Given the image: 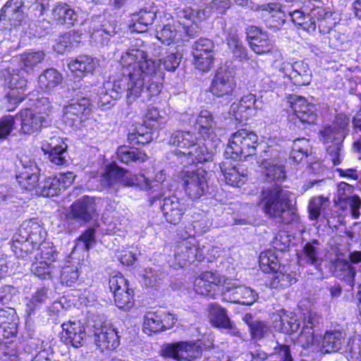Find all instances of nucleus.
I'll return each mask as SVG.
<instances>
[{"instance_id":"obj_61","label":"nucleus","mask_w":361,"mask_h":361,"mask_svg":"<svg viewBox=\"0 0 361 361\" xmlns=\"http://www.w3.org/2000/svg\"><path fill=\"white\" fill-rule=\"evenodd\" d=\"M16 127V118L5 115L0 118V141L5 140L12 133Z\"/></svg>"},{"instance_id":"obj_45","label":"nucleus","mask_w":361,"mask_h":361,"mask_svg":"<svg viewBox=\"0 0 361 361\" xmlns=\"http://www.w3.org/2000/svg\"><path fill=\"white\" fill-rule=\"evenodd\" d=\"M155 17L156 14L152 11H140L138 13L133 15L129 29L131 32H145L147 26L152 23Z\"/></svg>"},{"instance_id":"obj_33","label":"nucleus","mask_w":361,"mask_h":361,"mask_svg":"<svg viewBox=\"0 0 361 361\" xmlns=\"http://www.w3.org/2000/svg\"><path fill=\"white\" fill-rule=\"evenodd\" d=\"M161 198H163V203L161 209L166 220L170 224H177L186 210L185 202L176 195L166 197V195Z\"/></svg>"},{"instance_id":"obj_18","label":"nucleus","mask_w":361,"mask_h":361,"mask_svg":"<svg viewBox=\"0 0 361 361\" xmlns=\"http://www.w3.org/2000/svg\"><path fill=\"white\" fill-rule=\"evenodd\" d=\"M160 353L176 361H192L201 355L202 349L197 342H177L164 345Z\"/></svg>"},{"instance_id":"obj_40","label":"nucleus","mask_w":361,"mask_h":361,"mask_svg":"<svg viewBox=\"0 0 361 361\" xmlns=\"http://www.w3.org/2000/svg\"><path fill=\"white\" fill-rule=\"evenodd\" d=\"M262 11H264V23L267 27L274 30H279L286 21V13L281 9L279 4L276 3H270L261 6Z\"/></svg>"},{"instance_id":"obj_44","label":"nucleus","mask_w":361,"mask_h":361,"mask_svg":"<svg viewBox=\"0 0 361 361\" xmlns=\"http://www.w3.org/2000/svg\"><path fill=\"white\" fill-rule=\"evenodd\" d=\"M209 318L212 325L219 328L233 330L235 334V330L233 329L232 324L226 314L224 308H222L216 303H212L209 306Z\"/></svg>"},{"instance_id":"obj_10","label":"nucleus","mask_w":361,"mask_h":361,"mask_svg":"<svg viewBox=\"0 0 361 361\" xmlns=\"http://www.w3.org/2000/svg\"><path fill=\"white\" fill-rule=\"evenodd\" d=\"M51 104L47 97L37 99L31 107L22 109L16 115V118L20 121L21 131L32 133L48 125Z\"/></svg>"},{"instance_id":"obj_46","label":"nucleus","mask_w":361,"mask_h":361,"mask_svg":"<svg viewBox=\"0 0 361 361\" xmlns=\"http://www.w3.org/2000/svg\"><path fill=\"white\" fill-rule=\"evenodd\" d=\"M117 159L124 164L135 162L137 164L142 163L147 159V155L133 147L128 146H121L117 149Z\"/></svg>"},{"instance_id":"obj_14","label":"nucleus","mask_w":361,"mask_h":361,"mask_svg":"<svg viewBox=\"0 0 361 361\" xmlns=\"http://www.w3.org/2000/svg\"><path fill=\"white\" fill-rule=\"evenodd\" d=\"M109 288L114 294L116 307L129 310L134 305V291L129 288L128 280L118 271L113 272L109 278Z\"/></svg>"},{"instance_id":"obj_39","label":"nucleus","mask_w":361,"mask_h":361,"mask_svg":"<svg viewBox=\"0 0 361 361\" xmlns=\"http://www.w3.org/2000/svg\"><path fill=\"white\" fill-rule=\"evenodd\" d=\"M97 210V204L93 197L85 196L75 202L71 207L73 218L87 221L91 219Z\"/></svg>"},{"instance_id":"obj_42","label":"nucleus","mask_w":361,"mask_h":361,"mask_svg":"<svg viewBox=\"0 0 361 361\" xmlns=\"http://www.w3.org/2000/svg\"><path fill=\"white\" fill-rule=\"evenodd\" d=\"M296 273L290 270V267H282L272 271V276L269 281L271 288H280L288 287L296 282Z\"/></svg>"},{"instance_id":"obj_59","label":"nucleus","mask_w":361,"mask_h":361,"mask_svg":"<svg viewBox=\"0 0 361 361\" xmlns=\"http://www.w3.org/2000/svg\"><path fill=\"white\" fill-rule=\"evenodd\" d=\"M304 256L307 262L317 263L321 258L320 245L317 240L307 243L303 247Z\"/></svg>"},{"instance_id":"obj_27","label":"nucleus","mask_w":361,"mask_h":361,"mask_svg":"<svg viewBox=\"0 0 361 361\" xmlns=\"http://www.w3.org/2000/svg\"><path fill=\"white\" fill-rule=\"evenodd\" d=\"M94 343L102 351L112 350L120 345L118 329L111 323L104 322L94 329Z\"/></svg>"},{"instance_id":"obj_55","label":"nucleus","mask_w":361,"mask_h":361,"mask_svg":"<svg viewBox=\"0 0 361 361\" xmlns=\"http://www.w3.org/2000/svg\"><path fill=\"white\" fill-rule=\"evenodd\" d=\"M249 44L252 50L259 55L268 54L274 48V42L267 32L255 41H249Z\"/></svg>"},{"instance_id":"obj_25","label":"nucleus","mask_w":361,"mask_h":361,"mask_svg":"<svg viewBox=\"0 0 361 361\" xmlns=\"http://www.w3.org/2000/svg\"><path fill=\"white\" fill-rule=\"evenodd\" d=\"M291 111L302 123L313 124L317 119L316 106L309 102L305 97L293 94L288 97Z\"/></svg>"},{"instance_id":"obj_30","label":"nucleus","mask_w":361,"mask_h":361,"mask_svg":"<svg viewBox=\"0 0 361 361\" xmlns=\"http://www.w3.org/2000/svg\"><path fill=\"white\" fill-rule=\"evenodd\" d=\"M349 119L345 115H338L331 125L325 126L319 133L325 145L342 142L348 134Z\"/></svg>"},{"instance_id":"obj_36","label":"nucleus","mask_w":361,"mask_h":361,"mask_svg":"<svg viewBox=\"0 0 361 361\" xmlns=\"http://www.w3.org/2000/svg\"><path fill=\"white\" fill-rule=\"evenodd\" d=\"M229 159L220 166L226 183L234 187H240L247 180V169L240 164H234Z\"/></svg>"},{"instance_id":"obj_13","label":"nucleus","mask_w":361,"mask_h":361,"mask_svg":"<svg viewBox=\"0 0 361 361\" xmlns=\"http://www.w3.org/2000/svg\"><path fill=\"white\" fill-rule=\"evenodd\" d=\"M58 252L51 243H43L37 249L31 273L41 280H51L58 273Z\"/></svg>"},{"instance_id":"obj_48","label":"nucleus","mask_w":361,"mask_h":361,"mask_svg":"<svg viewBox=\"0 0 361 361\" xmlns=\"http://www.w3.org/2000/svg\"><path fill=\"white\" fill-rule=\"evenodd\" d=\"M62 75L55 68H48L39 76L38 82L41 89L50 91L62 82Z\"/></svg>"},{"instance_id":"obj_37","label":"nucleus","mask_w":361,"mask_h":361,"mask_svg":"<svg viewBox=\"0 0 361 361\" xmlns=\"http://www.w3.org/2000/svg\"><path fill=\"white\" fill-rule=\"evenodd\" d=\"M62 338L66 343H71L73 346L78 348L82 345L86 338L85 327L80 321H69L61 326Z\"/></svg>"},{"instance_id":"obj_54","label":"nucleus","mask_w":361,"mask_h":361,"mask_svg":"<svg viewBox=\"0 0 361 361\" xmlns=\"http://www.w3.org/2000/svg\"><path fill=\"white\" fill-rule=\"evenodd\" d=\"M227 44L233 56L240 61L247 60V50L235 32H230L227 37Z\"/></svg>"},{"instance_id":"obj_47","label":"nucleus","mask_w":361,"mask_h":361,"mask_svg":"<svg viewBox=\"0 0 361 361\" xmlns=\"http://www.w3.org/2000/svg\"><path fill=\"white\" fill-rule=\"evenodd\" d=\"M279 258V252L274 250L269 249L262 252L259 257L261 269L264 272H272L282 267Z\"/></svg>"},{"instance_id":"obj_56","label":"nucleus","mask_w":361,"mask_h":361,"mask_svg":"<svg viewBox=\"0 0 361 361\" xmlns=\"http://www.w3.org/2000/svg\"><path fill=\"white\" fill-rule=\"evenodd\" d=\"M58 181L55 176L45 178L38 188L37 192L44 197L59 195L61 191L58 185Z\"/></svg>"},{"instance_id":"obj_19","label":"nucleus","mask_w":361,"mask_h":361,"mask_svg":"<svg viewBox=\"0 0 361 361\" xmlns=\"http://www.w3.org/2000/svg\"><path fill=\"white\" fill-rule=\"evenodd\" d=\"M264 158L258 160L262 174L267 180H280L285 178L282 163L279 161V152L271 144L264 149Z\"/></svg>"},{"instance_id":"obj_50","label":"nucleus","mask_w":361,"mask_h":361,"mask_svg":"<svg viewBox=\"0 0 361 361\" xmlns=\"http://www.w3.org/2000/svg\"><path fill=\"white\" fill-rule=\"evenodd\" d=\"M94 229H87L76 240L75 245L71 253V257L74 258L78 251L87 252L95 243Z\"/></svg>"},{"instance_id":"obj_58","label":"nucleus","mask_w":361,"mask_h":361,"mask_svg":"<svg viewBox=\"0 0 361 361\" xmlns=\"http://www.w3.org/2000/svg\"><path fill=\"white\" fill-rule=\"evenodd\" d=\"M251 336L255 340H259L268 336L271 333L270 327L262 321L247 322Z\"/></svg>"},{"instance_id":"obj_7","label":"nucleus","mask_w":361,"mask_h":361,"mask_svg":"<svg viewBox=\"0 0 361 361\" xmlns=\"http://www.w3.org/2000/svg\"><path fill=\"white\" fill-rule=\"evenodd\" d=\"M169 144L176 147L173 154L177 157L178 161L184 166L210 161L215 149L207 142L202 143L197 141L190 131H175L171 136Z\"/></svg>"},{"instance_id":"obj_32","label":"nucleus","mask_w":361,"mask_h":361,"mask_svg":"<svg viewBox=\"0 0 361 361\" xmlns=\"http://www.w3.org/2000/svg\"><path fill=\"white\" fill-rule=\"evenodd\" d=\"M334 201L341 207L349 205L352 216L354 219L360 217L361 200L358 196L353 195V187L352 185L345 182H341L338 185L337 198Z\"/></svg>"},{"instance_id":"obj_17","label":"nucleus","mask_w":361,"mask_h":361,"mask_svg":"<svg viewBox=\"0 0 361 361\" xmlns=\"http://www.w3.org/2000/svg\"><path fill=\"white\" fill-rule=\"evenodd\" d=\"M224 281L226 278L217 271H204L195 279L193 288L197 294L215 298L221 294Z\"/></svg>"},{"instance_id":"obj_4","label":"nucleus","mask_w":361,"mask_h":361,"mask_svg":"<svg viewBox=\"0 0 361 361\" xmlns=\"http://www.w3.org/2000/svg\"><path fill=\"white\" fill-rule=\"evenodd\" d=\"M100 181L102 187H109L117 183L125 186H137L149 192L152 203L166 195L165 189L170 190L168 189L169 184L166 181V174L162 170L157 171L154 180H151L143 174L133 175L130 171L111 164L106 166L100 176Z\"/></svg>"},{"instance_id":"obj_28","label":"nucleus","mask_w":361,"mask_h":361,"mask_svg":"<svg viewBox=\"0 0 361 361\" xmlns=\"http://www.w3.org/2000/svg\"><path fill=\"white\" fill-rule=\"evenodd\" d=\"M20 166L16 174V180L20 186L27 190L36 188L39 181V170L34 160L27 156L21 157Z\"/></svg>"},{"instance_id":"obj_57","label":"nucleus","mask_w":361,"mask_h":361,"mask_svg":"<svg viewBox=\"0 0 361 361\" xmlns=\"http://www.w3.org/2000/svg\"><path fill=\"white\" fill-rule=\"evenodd\" d=\"M328 198L319 196L312 197L309 202L308 212L310 220H317L319 216L329 205Z\"/></svg>"},{"instance_id":"obj_12","label":"nucleus","mask_w":361,"mask_h":361,"mask_svg":"<svg viewBox=\"0 0 361 361\" xmlns=\"http://www.w3.org/2000/svg\"><path fill=\"white\" fill-rule=\"evenodd\" d=\"M258 136L253 131L241 129L233 133L225 150L226 159L238 160L256 153Z\"/></svg>"},{"instance_id":"obj_15","label":"nucleus","mask_w":361,"mask_h":361,"mask_svg":"<svg viewBox=\"0 0 361 361\" xmlns=\"http://www.w3.org/2000/svg\"><path fill=\"white\" fill-rule=\"evenodd\" d=\"M178 242L176 246L173 255V260L171 266L175 269L183 267L188 263L197 260H204V255L198 250V243L195 238H185Z\"/></svg>"},{"instance_id":"obj_64","label":"nucleus","mask_w":361,"mask_h":361,"mask_svg":"<svg viewBox=\"0 0 361 361\" xmlns=\"http://www.w3.org/2000/svg\"><path fill=\"white\" fill-rule=\"evenodd\" d=\"M41 148L44 153L54 150L62 152L67 149V145L60 137L53 136L48 140H44Z\"/></svg>"},{"instance_id":"obj_23","label":"nucleus","mask_w":361,"mask_h":361,"mask_svg":"<svg viewBox=\"0 0 361 361\" xmlns=\"http://www.w3.org/2000/svg\"><path fill=\"white\" fill-rule=\"evenodd\" d=\"M90 112L91 104L88 98H75L63 107V120L69 126L78 127Z\"/></svg>"},{"instance_id":"obj_51","label":"nucleus","mask_w":361,"mask_h":361,"mask_svg":"<svg viewBox=\"0 0 361 361\" xmlns=\"http://www.w3.org/2000/svg\"><path fill=\"white\" fill-rule=\"evenodd\" d=\"M90 32H91V38L95 42L102 44H106L110 37L116 33L115 25L110 23L103 24L101 28H96L94 25L92 31Z\"/></svg>"},{"instance_id":"obj_35","label":"nucleus","mask_w":361,"mask_h":361,"mask_svg":"<svg viewBox=\"0 0 361 361\" xmlns=\"http://www.w3.org/2000/svg\"><path fill=\"white\" fill-rule=\"evenodd\" d=\"M129 49H141L142 50L145 55L146 58L149 60H152L154 62H155L157 68L159 71L161 73L162 77L161 80H160V90L159 93L161 92V88H162V82L164 78V73L160 68V64H162L164 66V68L167 71L173 72L176 70V68L178 67L182 56L178 53H168L166 56H164L161 57L159 60L157 61L155 59H153L152 58H149L147 51L145 50V47L142 45V42L140 40H137L135 44L134 45H132Z\"/></svg>"},{"instance_id":"obj_11","label":"nucleus","mask_w":361,"mask_h":361,"mask_svg":"<svg viewBox=\"0 0 361 361\" xmlns=\"http://www.w3.org/2000/svg\"><path fill=\"white\" fill-rule=\"evenodd\" d=\"M321 350L326 353L340 352L348 361H359L361 356L357 339L347 338L341 331H327L323 336Z\"/></svg>"},{"instance_id":"obj_41","label":"nucleus","mask_w":361,"mask_h":361,"mask_svg":"<svg viewBox=\"0 0 361 361\" xmlns=\"http://www.w3.org/2000/svg\"><path fill=\"white\" fill-rule=\"evenodd\" d=\"M49 290L47 288L42 287L32 295L27 300L25 307L26 320L25 325L30 326L32 325V316L39 309L41 306L46 303L49 299Z\"/></svg>"},{"instance_id":"obj_29","label":"nucleus","mask_w":361,"mask_h":361,"mask_svg":"<svg viewBox=\"0 0 361 361\" xmlns=\"http://www.w3.org/2000/svg\"><path fill=\"white\" fill-rule=\"evenodd\" d=\"M279 71L288 77L295 85H307L310 84L312 73L309 66L303 61H295L293 63L282 62L280 66L276 65Z\"/></svg>"},{"instance_id":"obj_52","label":"nucleus","mask_w":361,"mask_h":361,"mask_svg":"<svg viewBox=\"0 0 361 361\" xmlns=\"http://www.w3.org/2000/svg\"><path fill=\"white\" fill-rule=\"evenodd\" d=\"M212 224L209 221L201 219L194 221L192 224L185 225L184 228V234H180L181 238H193L196 235H200L207 232Z\"/></svg>"},{"instance_id":"obj_1","label":"nucleus","mask_w":361,"mask_h":361,"mask_svg":"<svg viewBox=\"0 0 361 361\" xmlns=\"http://www.w3.org/2000/svg\"><path fill=\"white\" fill-rule=\"evenodd\" d=\"M121 69L99 87L97 102L108 109L113 100L126 92L128 104L137 98L150 99L159 94L162 75L141 49H128L120 59Z\"/></svg>"},{"instance_id":"obj_26","label":"nucleus","mask_w":361,"mask_h":361,"mask_svg":"<svg viewBox=\"0 0 361 361\" xmlns=\"http://www.w3.org/2000/svg\"><path fill=\"white\" fill-rule=\"evenodd\" d=\"M176 320L174 314L164 310L148 312L145 316L144 331L150 334L165 331L171 329Z\"/></svg>"},{"instance_id":"obj_63","label":"nucleus","mask_w":361,"mask_h":361,"mask_svg":"<svg viewBox=\"0 0 361 361\" xmlns=\"http://www.w3.org/2000/svg\"><path fill=\"white\" fill-rule=\"evenodd\" d=\"M326 159L334 165L340 164L344 158L342 142H335L326 147Z\"/></svg>"},{"instance_id":"obj_5","label":"nucleus","mask_w":361,"mask_h":361,"mask_svg":"<svg viewBox=\"0 0 361 361\" xmlns=\"http://www.w3.org/2000/svg\"><path fill=\"white\" fill-rule=\"evenodd\" d=\"M44 56L43 51L30 50L24 52L20 55L22 71L8 69L4 72L5 83L9 89L6 95L8 104V111H13L25 98L27 80L24 73H32L34 68L44 59Z\"/></svg>"},{"instance_id":"obj_53","label":"nucleus","mask_w":361,"mask_h":361,"mask_svg":"<svg viewBox=\"0 0 361 361\" xmlns=\"http://www.w3.org/2000/svg\"><path fill=\"white\" fill-rule=\"evenodd\" d=\"M310 152V145L308 140L299 138L293 141L290 158L295 162H300L305 157H307Z\"/></svg>"},{"instance_id":"obj_22","label":"nucleus","mask_w":361,"mask_h":361,"mask_svg":"<svg viewBox=\"0 0 361 361\" xmlns=\"http://www.w3.org/2000/svg\"><path fill=\"white\" fill-rule=\"evenodd\" d=\"M213 42L207 38H200L192 45V54L195 68L202 72L209 71L214 62Z\"/></svg>"},{"instance_id":"obj_16","label":"nucleus","mask_w":361,"mask_h":361,"mask_svg":"<svg viewBox=\"0 0 361 361\" xmlns=\"http://www.w3.org/2000/svg\"><path fill=\"white\" fill-rule=\"evenodd\" d=\"M181 179L185 192L191 199L200 197L207 190V173L201 168L183 171Z\"/></svg>"},{"instance_id":"obj_21","label":"nucleus","mask_w":361,"mask_h":361,"mask_svg":"<svg viewBox=\"0 0 361 361\" xmlns=\"http://www.w3.org/2000/svg\"><path fill=\"white\" fill-rule=\"evenodd\" d=\"M190 124L195 123L196 128L203 140L215 149L220 142L216 133V124L213 116L207 110H202L197 116H192L188 120Z\"/></svg>"},{"instance_id":"obj_20","label":"nucleus","mask_w":361,"mask_h":361,"mask_svg":"<svg viewBox=\"0 0 361 361\" xmlns=\"http://www.w3.org/2000/svg\"><path fill=\"white\" fill-rule=\"evenodd\" d=\"M221 295L224 300L247 305L253 304L257 298V293L254 290L240 286L237 281L228 279L222 285Z\"/></svg>"},{"instance_id":"obj_34","label":"nucleus","mask_w":361,"mask_h":361,"mask_svg":"<svg viewBox=\"0 0 361 361\" xmlns=\"http://www.w3.org/2000/svg\"><path fill=\"white\" fill-rule=\"evenodd\" d=\"M69 70L79 77L92 75L99 67L100 61L87 55L79 56L68 60Z\"/></svg>"},{"instance_id":"obj_3","label":"nucleus","mask_w":361,"mask_h":361,"mask_svg":"<svg viewBox=\"0 0 361 361\" xmlns=\"http://www.w3.org/2000/svg\"><path fill=\"white\" fill-rule=\"evenodd\" d=\"M233 2L241 6L249 5V0H233ZM231 4V0H213L203 11H195L190 7L180 9L177 11L178 21L172 20L164 25L157 31V38L163 44H176L186 35H192L193 32H196L197 24L212 12L223 14L230 8Z\"/></svg>"},{"instance_id":"obj_43","label":"nucleus","mask_w":361,"mask_h":361,"mask_svg":"<svg viewBox=\"0 0 361 361\" xmlns=\"http://www.w3.org/2000/svg\"><path fill=\"white\" fill-rule=\"evenodd\" d=\"M52 19L60 25H73L78 20L77 13L66 4L58 3L51 10Z\"/></svg>"},{"instance_id":"obj_62","label":"nucleus","mask_w":361,"mask_h":361,"mask_svg":"<svg viewBox=\"0 0 361 361\" xmlns=\"http://www.w3.org/2000/svg\"><path fill=\"white\" fill-rule=\"evenodd\" d=\"M153 122L152 128L154 129H161L164 127L167 122V119L164 116H161L157 108L151 107L147 109L145 114V123L148 122Z\"/></svg>"},{"instance_id":"obj_38","label":"nucleus","mask_w":361,"mask_h":361,"mask_svg":"<svg viewBox=\"0 0 361 361\" xmlns=\"http://www.w3.org/2000/svg\"><path fill=\"white\" fill-rule=\"evenodd\" d=\"M23 4V0L8 1L1 9L0 22L5 24L8 21L10 25L14 27L20 25L25 18Z\"/></svg>"},{"instance_id":"obj_49","label":"nucleus","mask_w":361,"mask_h":361,"mask_svg":"<svg viewBox=\"0 0 361 361\" xmlns=\"http://www.w3.org/2000/svg\"><path fill=\"white\" fill-rule=\"evenodd\" d=\"M334 266L336 276L353 287L356 274L355 269L347 260L341 259L336 260Z\"/></svg>"},{"instance_id":"obj_6","label":"nucleus","mask_w":361,"mask_h":361,"mask_svg":"<svg viewBox=\"0 0 361 361\" xmlns=\"http://www.w3.org/2000/svg\"><path fill=\"white\" fill-rule=\"evenodd\" d=\"M272 320L276 330L287 334L296 332L302 324V331L297 337L296 342L302 348L319 344L313 330L318 320L315 313L309 311L302 315H297L292 312L281 310L273 314Z\"/></svg>"},{"instance_id":"obj_2","label":"nucleus","mask_w":361,"mask_h":361,"mask_svg":"<svg viewBox=\"0 0 361 361\" xmlns=\"http://www.w3.org/2000/svg\"><path fill=\"white\" fill-rule=\"evenodd\" d=\"M292 22L312 32L318 27L321 33H329V45L337 50H345L349 47V42L345 34L332 30L337 23L336 13L331 8L326 6L321 0H307L300 9L288 13Z\"/></svg>"},{"instance_id":"obj_60","label":"nucleus","mask_w":361,"mask_h":361,"mask_svg":"<svg viewBox=\"0 0 361 361\" xmlns=\"http://www.w3.org/2000/svg\"><path fill=\"white\" fill-rule=\"evenodd\" d=\"M79 277L78 267L75 264H66L61 270V283L71 286L76 283Z\"/></svg>"},{"instance_id":"obj_31","label":"nucleus","mask_w":361,"mask_h":361,"mask_svg":"<svg viewBox=\"0 0 361 361\" xmlns=\"http://www.w3.org/2000/svg\"><path fill=\"white\" fill-rule=\"evenodd\" d=\"M257 103L255 94L245 95L238 102H233L230 107L229 114L240 123L247 121L255 116L257 109H260Z\"/></svg>"},{"instance_id":"obj_9","label":"nucleus","mask_w":361,"mask_h":361,"mask_svg":"<svg viewBox=\"0 0 361 361\" xmlns=\"http://www.w3.org/2000/svg\"><path fill=\"white\" fill-rule=\"evenodd\" d=\"M46 231L38 219H30L23 222L13 237L12 249L18 257H25L44 241Z\"/></svg>"},{"instance_id":"obj_8","label":"nucleus","mask_w":361,"mask_h":361,"mask_svg":"<svg viewBox=\"0 0 361 361\" xmlns=\"http://www.w3.org/2000/svg\"><path fill=\"white\" fill-rule=\"evenodd\" d=\"M290 192L280 185H274L264 189L259 200L264 213L277 221L290 224L295 221L298 215L290 207Z\"/></svg>"},{"instance_id":"obj_24","label":"nucleus","mask_w":361,"mask_h":361,"mask_svg":"<svg viewBox=\"0 0 361 361\" xmlns=\"http://www.w3.org/2000/svg\"><path fill=\"white\" fill-rule=\"evenodd\" d=\"M235 87L233 72L225 67H220L212 80L209 91L215 97H222L232 95Z\"/></svg>"}]
</instances>
